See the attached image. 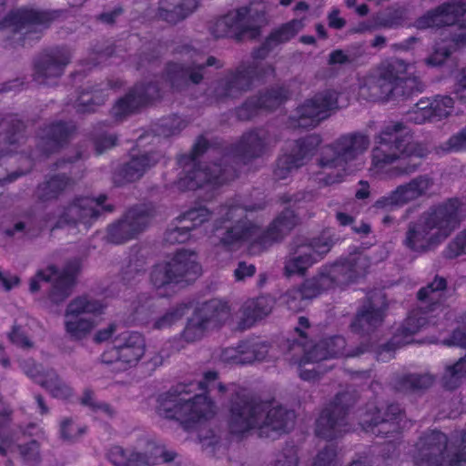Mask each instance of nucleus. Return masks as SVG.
I'll return each mask as SVG.
<instances>
[{"instance_id": "obj_1", "label": "nucleus", "mask_w": 466, "mask_h": 466, "mask_svg": "<svg viewBox=\"0 0 466 466\" xmlns=\"http://www.w3.org/2000/svg\"><path fill=\"white\" fill-rule=\"evenodd\" d=\"M248 210V208L241 206L238 201H233L219 208V225L216 226L215 232L227 249L234 250L246 244L252 252L259 251L272 242L281 239L298 224V216L295 212L286 208L267 231H262L258 226L244 220Z\"/></svg>"}, {"instance_id": "obj_2", "label": "nucleus", "mask_w": 466, "mask_h": 466, "mask_svg": "<svg viewBox=\"0 0 466 466\" xmlns=\"http://www.w3.org/2000/svg\"><path fill=\"white\" fill-rule=\"evenodd\" d=\"M428 150L412 140L409 129L401 123L386 125L377 137L372 151L370 171L373 175L392 178L415 172Z\"/></svg>"}, {"instance_id": "obj_3", "label": "nucleus", "mask_w": 466, "mask_h": 466, "mask_svg": "<svg viewBox=\"0 0 466 466\" xmlns=\"http://www.w3.org/2000/svg\"><path fill=\"white\" fill-rule=\"evenodd\" d=\"M217 389L223 392L226 387L218 380L214 371L204 374L201 380L187 385H179L173 392L159 396L157 411L159 416L180 421L185 428H195L216 413V406L207 396Z\"/></svg>"}, {"instance_id": "obj_4", "label": "nucleus", "mask_w": 466, "mask_h": 466, "mask_svg": "<svg viewBox=\"0 0 466 466\" xmlns=\"http://www.w3.org/2000/svg\"><path fill=\"white\" fill-rule=\"evenodd\" d=\"M462 217V206L457 199L431 208L409 225L404 243L415 252L432 250L455 230Z\"/></svg>"}, {"instance_id": "obj_5", "label": "nucleus", "mask_w": 466, "mask_h": 466, "mask_svg": "<svg viewBox=\"0 0 466 466\" xmlns=\"http://www.w3.org/2000/svg\"><path fill=\"white\" fill-rule=\"evenodd\" d=\"M370 266L363 253L350 254L349 258L332 265L323 266L312 279H307L300 289L288 290L282 301L290 310L298 311L306 306V300L335 286L345 285L363 275Z\"/></svg>"}, {"instance_id": "obj_6", "label": "nucleus", "mask_w": 466, "mask_h": 466, "mask_svg": "<svg viewBox=\"0 0 466 466\" xmlns=\"http://www.w3.org/2000/svg\"><path fill=\"white\" fill-rule=\"evenodd\" d=\"M294 412L285 410L276 401H245L235 403L228 418L233 434L257 430L262 437H274L292 425Z\"/></svg>"}, {"instance_id": "obj_7", "label": "nucleus", "mask_w": 466, "mask_h": 466, "mask_svg": "<svg viewBox=\"0 0 466 466\" xmlns=\"http://www.w3.org/2000/svg\"><path fill=\"white\" fill-rule=\"evenodd\" d=\"M466 12V0H452L418 18L414 26L418 29L432 27L445 28L441 31L442 44H437L433 53L425 60L429 66L441 65L451 52L459 46H466V19L456 25Z\"/></svg>"}, {"instance_id": "obj_8", "label": "nucleus", "mask_w": 466, "mask_h": 466, "mask_svg": "<svg viewBox=\"0 0 466 466\" xmlns=\"http://www.w3.org/2000/svg\"><path fill=\"white\" fill-rule=\"evenodd\" d=\"M446 287V280L443 278H435L427 287L418 292L420 305L412 310L406 319L403 326L394 335L392 341L385 345L378 353V359L381 361H388L393 357V350L396 347L409 344L412 341L411 337L429 324H436L434 319L441 315L446 316V309L439 302Z\"/></svg>"}, {"instance_id": "obj_9", "label": "nucleus", "mask_w": 466, "mask_h": 466, "mask_svg": "<svg viewBox=\"0 0 466 466\" xmlns=\"http://www.w3.org/2000/svg\"><path fill=\"white\" fill-rule=\"evenodd\" d=\"M369 146L370 139L363 134L342 136L333 146L323 149L320 159L323 171L316 174L314 180L326 186L342 181L345 176L362 167L361 156Z\"/></svg>"}, {"instance_id": "obj_10", "label": "nucleus", "mask_w": 466, "mask_h": 466, "mask_svg": "<svg viewBox=\"0 0 466 466\" xmlns=\"http://www.w3.org/2000/svg\"><path fill=\"white\" fill-rule=\"evenodd\" d=\"M413 459L416 466H466V430L450 438L431 430L415 444Z\"/></svg>"}, {"instance_id": "obj_11", "label": "nucleus", "mask_w": 466, "mask_h": 466, "mask_svg": "<svg viewBox=\"0 0 466 466\" xmlns=\"http://www.w3.org/2000/svg\"><path fill=\"white\" fill-rule=\"evenodd\" d=\"M409 66L400 59L382 62L359 79V97L378 102L408 95L403 84L414 82V79L405 76Z\"/></svg>"}, {"instance_id": "obj_12", "label": "nucleus", "mask_w": 466, "mask_h": 466, "mask_svg": "<svg viewBox=\"0 0 466 466\" xmlns=\"http://www.w3.org/2000/svg\"><path fill=\"white\" fill-rule=\"evenodd\" d=\"M207 147V139L199 137L194 145L192 155L179 159V165L183 167L186 175L178 178L177 182L178 189L195 190L204 187L214 188L216 186L222 185L228 180V173L229 170L222 168L217 164H214L212 167L201 166L196 168L197 157L203 153Z\"/></svg>"}, {"instance_id": "obj_13", "label": "nucleus", "mask_w": 466, "mask_h": 466, "mask_svg": "<svg viewBox=\"0 0 466 466\" xmlns=\"http://www.w3.org/2000/svg\"><path fill=\"white\" fill-rule=\"evenodd\" d=\"M345 345V339L340 336L325 339L313 347L300 346L299 344L293 345L292 350L295 352L303 351L304 353L301 359L294 360V363L298 365L300 379L307 381L318 380L322 371L320 370V366H315V364L320 360L339 356L353 357L364 351H346Z\"/></svg>"}, {"instance_id": "obj_14", "label": "nucleus", "mask_w": 466, "mask_h": 466, "mask_svg": "<svg viewBox=\"0 0 466 466\" xmlns=\"http://www.w3.org/2000/svg\"><path fill=\"white\" fill-rule=\"evenodd\" d=\"M106 307L102 300L90 295L75 298L65 311L66 333L74 340L86 339L97 326L96 318L104 313Z\"/></svg>"}, {"instance_id": "obj_15", "label": "nucleus", "mask_w": 466, "mask_h": 466, "mask_svg": "<svg viewBox=\"0 0 466 466\" xmlns=\"http://www.w3.org/2000/svg\"><path fill=\"white\" fill-rule=\"evenodd\" d=\"M274 74L271 64L254 58L251 62L241 64L236 71L221 79L215 88V96L218 98L237 97L248 90L256 81H266Z\"/></svg>"}, {"instance_id": "obj_16", "label": "nucleus", "mask_w": 466, "mask_h": 466, "mask_svg": "<svg viewBox=\"0 0 466 466\" xmlns=\"http://www.w3.org/2000/svg\"><path fill=\"white\" fill-rule=\"evenodd\" d=\"M333 244V236L329 230L317 237L298 239L294 250L286 258V275H304L330 251Z\"/></svg>"}, {"instance_id": "obj_17", "label": "nucleus", "mask_w": 466, "mask_h": 466, "mask_svg": "<svg viewBox=\"0 0 466 466\" xmlns=\"http://www.w3.org/2000/svg\"><path fill=\"white\" fill-rule=\"evenodd\" d=\"M106 196L96 198L87 197L76 198L67 207L58 212L57 221L53 228L65 226L78 228V231H87L92 223L103 212L109 210L104 205Z\"/></svg>"}, {"instance_id": "obj_18", "label": "nucleus", "mask_w": 466, "mask_h": 466, "mask_svg": "<svg viewBox=\"0 0 466 466\" xmlns=\"http://www.w3.org/2000/svg\"><path fill=\"white\" fill-rule=\"evenodd\" d=\"M263 14L256 4L228 12L219 18L212 27L216 37H240L246 34L255 36L262 23Z\"/></svg>"}, {"instance_id": "obj_19", "label": "nucleus", "mask_w": 466, "mask_h": 466, "mask_svg": "<svg viewBox=\"0 0 466 466\" xmlns=\"http://www.w3.org/2000/svg\"><path fill=\"white\" fill-rule=\"evenodd\" d=\"M229 315L227 302L219 299L206 302L189 319L182 336L187 342L197 341L202 339L209 329L225 322Z\"/></svg>"}, {"instance_id": "obj_20", "label": "nucleus", "mask_w": 466, "mask_h": 466, "mask_svg": "<svg viewBox=\"0 0 466 466\" xmlns=\"http://www.w3.org/2000/svg\"><path fill=\"white\" fill-rule=\"evenodd\" d=\"M338 96L335 91H324L305 100L290 116L293 127H314L337 108Z\"/></svg>"}, {"instance_id": "obj_21", "label": "nucleus", "mask_w": 466, "mask_h": 466, "mask_svg": "<svg viewBox=\"0 0 466 466\" xmlns=\"http://www.w3.org/2000/svg\"><path fill=\"white\" fill-rule=\"evenodd\" d=\"M144 337L135 331L124 330L114 339V346L101 355L104 363L118 362L122 369L133 367L145 354Z\"/></svg>"}, {"instance_id": "obj_22", "label": "nucleus", "mask_w": 466, "mask_h": 466, "mask_svg": "<svg viewBox=\"0 0 466 466\" xmlns=\"http://www.w3.org/2000/svg\"><path fill=\"white\" fill-rule=\"evenodd\" d=\"M179 53L182 64H169L167 69V78L173 85L188 80L198 84L202 80V70L205 66H218L215 57L210 56L205 61L203 52L196 47L184 46Z\"/></svg>"}, {"instance_id": "obj_23", "label": "nucleus", "mask_w": 466, "mask_h": 466, "mask_svg": "<svg viewBox=\"0 0 466 466\" xmlns=\"http://www.w3.org/2000/svg\"><path fill=\"white\" fill-rule=\"evenodd\" d=\"M320 139L316 135L288 145L289 152L283 153L278 159L274 175L278 179H285L293 174L314 153Z\"/></svg>"}, {"instance_id": "obj_24", "label": "nucleus", "mask_w": 466, "mask_h": 466, "mask_svg": "<svg viewBox=\"0 0 466 466\" xmlns=\"http://www.w3.org/2000/svg\"><path fill=\"white\" fill-rule=\"evenodd\" d=\"M350 400L349 393H341L336 397L334 402L326 408L317 420V435L325 439H335L349 431L345 415Z\"/></svg>"}, {"instance_id": "obj_25", "label": "nucleus", "mask_w": 466, "mask_h": 466, "mask_svg": "<svg viewBox=\"0 0 466 466\" xmlns=\"http://www.w3.org/2000/svg\"><path fill=\"white\" fill-rule=\"evenodd\" d=\"M77 270L78 265L76 263L68 265L62 271H58L53 266L48 267L44 270H39L35 276L30 279V291H38L40 289V282L42 281H53L54 287L51 293V299L55 302L62 301L70 294Z\"/></svg>"}, {"instance_id": "obj_26", "label": "nucleus", "mask_w": 466, "mask_h": 466, "mask_svg": "<svg viewBox=\"0 0 466 466\" xmlns=\"http://www.w3.org/2000/svg\"><path fill=\"white\" fill-rule=\"evenodd\" d=\"M48 21L46 13L21 8L12 12L0 24V27L9 28L27 38H38L42 31L47 27Z\"/></svg>"}, {"instance_id": "obj_27", "label": "nucleus", "mask_w": 466, "mask_h": 466, "mask_svg": "<svg viewBox=\"0 0 466 466\" xmlns=\"http://www.w3.org/2000/svg\"><path fill=\"white\" fill-rule=\"evenodd\" d=\"M152 216L145 207H137L127 211L123 219L111 225L107 229L106 239L120 244L133 238L148 224Z\"/></svg>"}, {"instance_id": "obj_28", "label": "nucleus", "mask_w": 466, "mask_h": 466, "mask_svg": "<svg viewBox=\"0 0 466 466\" xmlns=\"http://www.w3.org/2000/svg\"><path fill=\"white\" fill-rule=\"evenodd\" d=\"M433 186L432 180L427 176H419L410 182L399 186L389 195L376 201V207L394 208L427 195Z\"/></svg>"}, {"instance_id": "obj_29", "label": "nucleus", "mask_w": 466, "mask_h": 466, "mask_svg": "<svg viewBox=\"0 0 466 466\" xmlns=\"http://www.w3.org/2000/svg\"><path fill=\"white\" fill-rule=\"evenodd\" d=\"M404 415L399 405H390L388 408L386 418L380 420L378 407L371 403L368 405L367 410L360 415V424L364 431H371L376 435L395 431L403 429L406 421L403 420Z\"/></svg>"}, {"instance_id": "obj_30", "label": "nucleus", "mask_w": 466, "mask_h": 466, "mask_svg": "<svg viewBox=\"0 0 466 466\" xmlns=\"http://www.w3.org/2000/svg\"><path fill=\"white\" fill-rule=\"evenodd\" d=\"M24 372L35 381L42 385L54 398L68 400L74 395L69 384L64 381L54 370H44L33 360L21 363Z\"/></svg>"}, {"instance_id": "obj_31", "label": "nucleus", "mask_w": 466, "mask_h": 466, "mask_svg": "<svg viewBox=\"0 0 466 466\" xmlns=\"http://www.w3.org/2000/svg\"><path fill=\"white\" fill-rule=\"evenodd\" d=\"M209 212L205 208L191 209L176 218L167 230L165 240L169 244L184 243L190 237V230L208 220Z\"/></svg>"}, {"instance_id": "obj_32", "label": "nucleus", "mask_w": 466, "mask_h": 466, "mask_svg": "<svg viewBox=\"0 0 466 466\" xmlns=\"http://www.w3.org/2000/svg\"><path fill=\"white\" fill-rule=\"evenodd\" d=\"M386 308L385 297L380 292L369 298V302L356 316L351 324V329L355 332L369 333L378 327L384 316Z\"/></svg>"}, {"instance_id": "obj_33", "label": "nucleus", "mask_w": 466, "mask_h": 466, "mask_svg": "<svg viewBox=\"0 0 466 466\" xmlns=\"http://www.w3.org/2000/svg\"><path fill=\"white\" fill-rule=\"evenodd\" d=\"M70 61V54L66 49H58L46 54L35 66V80L40 84L52 85L60 76Z\"/></svg>"}, {"instance_id": "obj_34", "label": "nucleus", "mask_w": 466, "mask_h": 466, "mask_svg": "<svg viewBox=\"0 0 466 466\" xmlns=\"http://www.w3.org/2000/svg\"><path fill=\"white\" fill-rule=\"evenodd\" d=\"M131 451H143L134 466H155L159 458L164 462H169L177 456L174 451L167 450L161 441L147 435L139 437Z\"/></svg>"}, {"instance_id": "obj_35", "label": "nucleus", "mask_w": 466, "mask_h": 466, "mask_svg": "<svg viewBox=\"0 0 466 466\" xmlns=\"http://www.w3.org/2000/svg\"><path fill=\"white\" fill-rule=\"evenodd\" d=\"M158 90L155 85L136 86L125 97L119 99L113 106V115L121 118L149 101L157 98Z\"/></svg>"}, {"instance_id": "obj_36", "label": "nucleus", "mask_w": 466, "mask_h": 466, "mask_svg": "<svg viewBox=\"0 0 466 466\" xmlns=\"http://www.w3.org/2000/svg\"><path fill=\"white\" fill-rule=\"evenodd\" d=\"M180 282H188L201 275L202 268L196 252L179 249L167 260Z\"/></svg>"}, {"instance_id": "obj_37", "label": "nucleus", "mask_w": 466, "mask_h": 466, "mask_svg": "<svg viewBox=\"0 0 466 466\" xmlns=\"http://www.w3.org/2000/svg\"><path fill=\"white\" fill-rule=\"evenodd\" d=\"M274 143L273 137L264 128L244 134L236 147V154L243 158L261 156Z\"/></svg>"}, {"instance_id": "obj_38", "label": "nucleus", "mask_w": 466, "mask_h": 466, "mask_svg": "<svg viewBox=\"0 0 466 466\" xmlns=\"http://www.w3.org/2000/svg\"><path fill=\"white\" fill-rule=\"evenodd\" d=\"M289 96L283 86L273 87L257 99H252L238 109V116L241 119L250 118L258 109H273L279 106Z\"/></svg>"}, {"instance_id": "obj_39", "label": "nucleus", "mask_w": 466, "mask_h": 466, "mask_svg": "<svg viewBox=\"0 0 466 466\" xmlns=\"http://www.w3.org/2000/svg\"><path fill=\"white\" fill-rule=\"evenodd\" d=\"M268 353V345L259 341H245L236 349H226L222 359L225 361L247 364L254 360H262Z\"/></svg>"}, {"instance_id": "obj_40", "label": "nucleus", "mask_w": 466, "mask_h": 466, "mask_svg": "<svg viewBox=\"0 0 466 466\" xmlns=\"http://www.w3.org/2000/svg\"><path fill=\"white\" fill-rule=\"evenodd\" d=\"M273 306L274 300L269 296H261L246 300L239 311L240 328H250L258 320L268 316L271 312Z\"/></svg>"}, {"instance_id": "obj_41", "label": "nucleus", "mask_w": 466, "mask_h": 466, "mask_svg": "<svg viewBox=\"0 0 466 466\" xmlns=\"http://www.w3.org/2000/svg\"><path fill=\"white\" fill-rule=\"evenodd\" d=\"M199 0H160L158 16L171 24H176L193 13Z\"/></svg>"}, {"instance_id": "obj_42", "label": "nucleus", "mask_w": 466, "mask_h": 466, "mask_svg": "<svg viewBox=\"0 0 466 466\" xmlns=\"http://www.w3.org/2000/svg\"><path fill=\"white\" fill-rule=\"evenodd\" d=\"M17 451L26 466H36L40 460L39 445L35 440L25 442L20 437L15 441H5L0 444V454Z\"/></svg>"}, {"instance_id": "obj_43", "label": "nucleus", "mask_w": 466, "mask_h": 466, "mask_svg": "<svg viewBox=\"0 0 466 466\" xmlns=\"http://www.w3.org/2000/svg\"><path fill=\"white\" fill-rule=\"evenodd\" d=\"M158 158V154L155 153L151 156L143 154L139 157H133L122 169L124 178L129 182L140 178L148 168L156 165Z\"/></svg>"}, {"instance_id": "obj_44", "label": "nucleus", "mask_w": 466, "mask_h": 466, "mask_svg": "<svg viewBox=\"0 0 466 466\" xmlns=\"http://www.w3.org/2000/svg\"><path fill=\"white\" fill-rule=\"evenodd\" d=\"M80 403L88 408L93 416L97 420L112 419L116 415L115 409L108 403L99 401L96 399L95 393L91 390H85Z\"/></svg>"}, {"instance_id": "obj_45", "label": "nucleus", "mask_w": 466, "mask_h": 466, "mask_svg": "<svg viewBox=\"0 0 466 466\" xmlns=\"http://www.w3.org/2000/svg\"><path fill=\"white\" fill-rule=\"evenodd\" d=\"M150 281L157 290L166 289L173 284L180 283L167 261L157 263L153 267L150 272Z\"/></svg>"}, {"instance_id": "obj_46", "label": "nucleus", "mask_w": 466, "mask_h": 466, "mask_svg": "<svg viewBox=\"0 0 466 466\" xmlns=\"http://www.w3.org/2000/svg\"><path fill=\"white\" fill-rule=\"evenodd\" d=\"M132 448L125 450L121 446H112L108 450L106 457L114 466H134L138 461L143 451H131Z\"/></svg>"}, {"instance_id": "obj_47", "label": "nucleus", "mask_w": 466, "mask_h": 466, "mask_svg": "<svg viewBox=\"0 0 466 466\" xmlns=\"http://www.w3.org/2000/svg\"><path fill=\"white\" fill-rule=\"evenodd\" d=\"M466 376V356L452 365H448L441 380L445 388L453 390L459 387Z\"/></svg>"}, {"instance_id": "obj_48", "label": "nucleus", "mask_w": 466, "mask_h": 466, "mask_svg": "<svg viewBox=\"0 0 466 466\" xmlns=\"http://www.w3.org/2000/svg\"><path fill=\"white\" fill-rule=\"evenodd\" d=\"M405 18V12L402 9H393L386 14L378 15L375 18V27L392 28L400 25ZM374 26L361 25L355 32L372 30Z\"/></svg>"}, {"instance_id": "obj_49", "label": "nucleus", "mask_w": 466, "mask_h": 466, "mask_svg": "<svg viewBox=\"0 0 466 466\" xmlns=\"http://www.w3.org/2000/svg\"><path fill=\"white\" fill-rule=\"evenodd\" d=\"M72 130V127L64 123L56 124L45 131V136L41 137L42 143L51 149L56 148L69 137Z\"/></svg>"}, {"instance_id": "obj_50", "label": "nucleus", "mask_w": 466, "mask_h": 466, "mask_svg": "<svg viewBox=\"0 0 466 466\" xmlns=\"http://www.w3.org/2000/svg\"><path fill=\"white\" fill-rule=\"evenodd\" d=\"M305 25L304 18L294 19L279 29L275 31L267 41V46H269L272 43L279 44L284 43L295 36Z\"/></svg>"}, {"instance_id": "obj_51", "label": "nucleus", "mask_w": 466, "mask_h": 466, "mask_svg": "<svg viewBox=\"0 0 466 466\" xmlns=\"http://www.w3.org/2000/svg\"><path fill=\"white\" fill-rule=\"evenodd\" d=\"M69 185L70 179L65 175L55 176L39 187V197L45 200L56 198Z\"/></svg>"}, {"instance_id": "obj_52", "label": "nucleus", "mask_w": 466, "mask_h": 466, "mask_svg": "<svg viewBox=\"0 0 466 466\" xmlns=\"http://www.w3.org/2000/svg\"><path fill=\"white\" fill-rule=\"evenodd\" d=\"M453 100L450 96H437L431 101V111L433 121L441 120L447 117L453 109Z\"/></svg>"}, {"instance_id": "obj_53", "label": "nucleus", "mask_w": 466, "mask_h": 466, "mask_svg": "<svg viewBox=\"0 0 466 466\" xmlns=\"http://www.w3.org/2000/svg\"><path fill=\"white\" fill-rule=\"evenodd\" d=\"M408 119L415 124L433 121L431 111V101L429 99H420L414 107L409 111Z\"/></svg>"}, {"instance_id": "obj_54", "label": "nucleus", "mask_w": 466, "mask_h": 466, "mask_svg": "<svg viewBox=\"0 0 466 466\" xmlns=\"http://www.w3.org/2000/svg\"><path fill=\"white\" fill-rule=\"evenodd\" d=\"M434 381V377L429 373L412 374L403 379L400 387L401 390H422L430 387Z\"/></svg>"}, {"instance_id": "obj_55", "label": "nucleus", "mask_w": 466, "mask_h": 466, "mask_svg": "<svg viewBox=\"0 0 466 466\" xmlns=\"http://www.w3.org/2000/svg\"><path fill=\"white\" fill-rule=\"evenodd\" d=\"M86 431V427L74 422L71 419H64L60 423V435L64 440L73 441Z\"/></svg>"}, {"instance_id": "obj_56", "label": "nucleus", "mask_w": 466, "mask_h": 466, "mask_svg": "<svg viewBox=\"0 0 466 466\" xmlns=\"http://www.w3.org/2000/svg\"><path fill=\"white\" fill-rule=\"evenodd\" d=\"M336 452L331 445L326 446L314 458L311 466H332ZM349 466H370L366 461H355Z\"/></svg>"}, {"instance_id": "obj_57", "label": "nucleus", "mask_w": 466, "mask_h": 466, "mask_svg": "<svg viewBox=\"0 0 466 466\" xmlns=\"http://www.w3.org/2000/svg\"><path fill=\"white\" fill-rule=\"evenodd\" d=\"M187 311L185 305H180L176 309L167 312L164 316L157 319L154 323V328L162 329L174 324L176 321L180 319Z\"/></svg>"}, {"instance_id": "obj_58", "label": "nucleus", "mask_w": 466, "mask_h": 466, "mask_svg": "<svg viewBox=\"0 0 466 466\" xmlns=\"http://www.w3.org/2000/svg\"><path fill=\"white\" fill-rule=\"evenodd\" d=\"M299 457L294 447L285 448L276 455L274 461L268 466H298Z\"/></svg>"}, {"instance_id": "obj_59", "label": "nucleus", "mask_w": 466, "mask_h": 466, "mask_svg": "<svg viewBox=\"0 0 466 466\" xmlns=\"http://www.w3.org/2000/svg\"><path fill=\"white\" fill-rule=\"evenodd\" d=\"M122 327L117 323H110L106 327L98 329L94 336V340L96 342H105L109 339H112L114 343V339L121 332H123Z\"/></svg>"}, {"instance_id": "obj_60", "label": "nucleus", "mask_w": 466, "mask_h": 466, "mask_svg": "<svg viewBox=\"0 0 466 466\" xmlns=\"http://www.w3.org/2000/svg\"><path fill=\"white\" fill-rule=\"evenodd\" d=\"M9 339L17 347L29 349L33 347V342L27 335L26 329L20 326H14L9 333Z\"/></svg>"}, {"instance_id": "obj_61", "label": "nucleus", "mask_w": 466, "mask_h": 466, "mask_svg": "<svg viewBox=\"0 0 466 466\" xmlns=\"http://www.w3.org/2000/svg\"><path fill=\"white\" fill-rule=\"evenodd\" d=\"M462 254H466V229L461 231L447 248L449 258H456Z\"/></svg>"}, {"instance_id": "obj_62", "label": "nucleus", "mask_w": 466, "mask_h": 466, "mask_svg": "<svg viewBox=\"0 0 466 466\" xmlns=\"http://www.w3.org/2000/svg\"><path fill=\"white\" fill-rule=\"evenodd\" d=\"M256 272V267L253 264L239 262L234 270V278L237 281H243L247 278L252 277Z\"/></svg>"}, {"instance_id": "obj_63", "label": "nucleus", "mask_w": 466, "mask_h": 466, "mask_svg": "<svg viewBox=\"0 0 466 466\" xmlns=\"http://www.w3.org/2000/svg\"><path fill=\"white\" fill-rule=\"evenodd\" d=\"M449 148L454 151L466 149V127L449 139Z\"/></svg>"}, {"instance_id": "obj_64", "label": "nucleus", "mask_w": 466, "mask_h": 466, "mask_svg": "<svg viewBox=\"0 0 466 466\" xmlns=\"http://www.w3.org/2000/svg\"><path fill=\"white\" fill-rule=\"evenodd\" d=\"M448 346H458L466 349V329L458 328L453 331L451 339L444 341Z\"/></svg>"}]
</instances>
